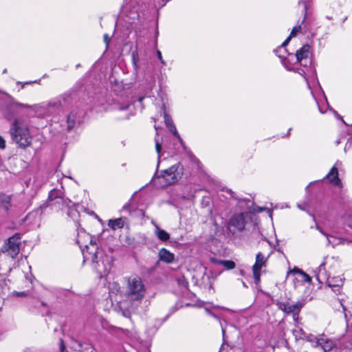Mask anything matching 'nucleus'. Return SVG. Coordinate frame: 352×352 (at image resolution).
<instances>
[{"instance_id":"nucleus-1","label":"nucleus","mask_w":352,"mask_h":352,"mask_svg":"<svg viewBox=\"0 0 352 352\" xmlns=\"http://www.w3.org/2000/svg\"><path fill=\"white\" fill-rule=\"evenodd\" d=\"M126 281L125 296L131 303H140L146 294V287L142 278L133 275L127 278Z\"/></svg>"},{"instance_id":"nucleus-2","label":"nucleus","mask_w":352,"mask_h":352,"mask_svg":"<svg viewBox=\"0 0 352 352\" xmlns=\"http://www.w3.org/2000/svg\"><path fill=\"white\" fill-rule=\"evenodd\" d=\"M10 133L13 141L19 146L25 148L30 145L32 138L28 126L24 121L18 118L15 119L11 124Z\"/></svg>"},{"instance_id":"nucleus-3","label":"nucleus","mask_w":352,"mask_h":352,"mask_svg":"<svg viewBox=\"0 0 352 352\" xmlns=\"http://www.w3.org/2000/svg\"><path fill=\"white\" fill-rule=\"evenodd\" d=\"M183 168L179 163L162 171L161 176L153 178L155 186L165 187L177 182L182 177Z\"/></svg>"},{"instance_id":"nucleus-4","label":"nucleus","mask_w":352,"mask_h":352,"mask_svg":"<svg viewBox=\"0 0 352 352\" xmlns=\"http://www.w3.org/2000/svg\"><path fill=\"white\" fill-rule=\"evenodd\" d=\"M90 256H85V258L91 259L94 264V267L97 271L100 277L107 275L111 270V264L107 256L102 257V252H90Z\"/></svg>"},{"instance_id":"nucleus-5","label":"nucleus","mask_w":352,"mask_h":352,"mask_svg":"<svg viewBox=\"0 0 352 352\" xmlns=\"http://www.w3.org/2000/svg\"><path fill=\"white\" fill-rule=\"evenodd\" d=\"M18 105L23 107L32 108L39 116L47 117L57 113L60 109L61 103L59 100H54L46 104H36L33 107L23 104H18Z\"/></svg>"},{"instance_id":"nucleus-6","label":"nucleus","mask_w":352,"mask_h":352,"mask_svg":"<svg viewBox=\"0 0 352 352\" xmlns=\"http://www.w3.org/2000/svg\"><path fill=\"white\" fill-rule=\"evenodd\" d=\"M20 244L21 234L16 233L4 242L1 247V252L14 258L19 253Z\"/></svg>"},{"instance_id":"nucleus-7","label":"nucleus","mask_w":352,"mask_h":352,"mask_svg":"<svg viewBox=\"0 0 352 352\" xmlns=\"http://www.w3.org/2000/svg\"><path fill=\"white\" fill-rule=\"evenodd\" d=\"M270 255H265L259 252L256 255V261L252 266L253 276L256 283H258L261 278V270L266 266Z\"/></svg>"},{"instance_id":"nucleus-8","label":"nucleus","mask_w":352,"mask_h":352,"mask_svg":"<svg viewBox=\"0 0 352 352\" xmlns=\"http://www.w3.org/2000/svg\"><path fill=\"white\" fill-rule=\"evenodd\" d=\"M276 305L278 309L286 314H293L294 312L297 314V312H300L302 307L304 306V303L301 301H298L294 304H290L289 302H280L278 301L276 302Z\"/></svg>"},{"instance_id":"nucleus-9","label":"nucleus","mask_w":352,"mask_h":352,"mask_svg":"<svg viewBox=\"0 0 352 352\" xmlns=\"http://www.w3.org/2000/svg\"><path fill=\"white\" fill-rule=\"evenodd\" d=\"M245 216L243 213H239L234 215L230 220L229 229L231 232H234L235 230L241 231L245 227Z\"/></svg>"},{"instance_id":"nucleus-10","label":"nucleus","mask_w":352,"mask_h":352,"mask_svg":"<svg viewBox=\"0 0 352 352\" xmlns=\"http://www.w3.org/2000/svg\"><path fill=\"white\" fill-rule=\"evenodd\" d=\"M314 339L316 340V346H320L324 352L331 351L336 346V343L332 340L325 336L314 338Z\"/></svg>"},{"instance_id":"nucleus-11","label":"nucleus","mask_w":352,"mask_h":352,"mask_svg":"<svg viewBox=\"0 0 352 352\" xmlns=\"http://www.w3.org/2000/svg\"><path fill=\"white\" fill-rule=\"evenodd\" d=\"M11 197L10 195L1 193L0 194V215L8 213L12 204Z\"/></svg>"},{"instance_id":"nucleus-12","label":"nucleus","mask_w":352,"mask_h":352,"mask_svg":"<svg viewBox=\"0 0 352 352\" xmlns=\"http://www.w3.org/2000/svg\"><path fill=\"white\" fill-rule=\"evenodd\" d=\"M310 55V46L304 45L300 49L296 52V61L300 63L302 60L309 58Z\"/></svg>"},{"instance_id":"nucleus-13","label":"nucleus","mask_w":352,"mask_h":352,"mask_svg":"<svg viewBox=\"0 0 352 352\" xmlns=\"http://www.w3.org/2000/svg\"><path fill=\"white\" fill-rule=\"evenodd\" d=\"M328 180L336 186H340L341 184L340 179L338 178V171L336 166H333L329 174L326 176Z\"/></svg>"},{"instance_id":"nucleus-14","label":"nucleus","mask_w":352,"mask_h":352,"mask_svg":"<svg viewBox=\"0 0 352 352\" xmlns=\"http://www.w3.org/2000/svg\"><path fill=\"white\" fill-rule=\"evenodd\" d=\"M291 275H298L300 280L301 282L310 283L311 280V277L300 269H294L293 270L289 271L287 274V276H289Z\"/></svg>"},{"instance_id":"nucleus-15","label":"nucleus","mask_w":352,"mask_h":352,"mask_svg":"<svg viewBox=\"0 0 352 352\" xmlns=\"http://www.w3.org/2000/svg\"><path fill=\"white\" fill-rule=\"evenodd\" d=\"M159 256L161 261L168 263L174 260V254L164 248L160 250Z\"/></svg>"},{"instance_id":"nucleus-16","label":"nucleus","mask_w":352,"mask_h":352,"mask_svg":"<svg viewBox=\"0 0 352 352\" xmlns=\"http://www.w3.org/2000/svg\"><path fill=\"white\" fill-rule=\"evenodd\" d=\"M61 192L57 190H52L50 192L49 196H48V200L52 201L56 199H58L57 201L58 203H60L61 201L63 204H65L67 206H68L66 201H65L62 197H61Z\"/></svg>"},{"instance_id":"nucleus-17","label":"nucleus","mask_w":352,"mask_h":352,"mask_svg":"<svg viewBox=\"0 0 352 352\" xmlns=\"http://www.w3.org/2000/svg\"><path fill=\"white\" fill-rule=\"evenodd\" d=\"M124 225V220L122 218L110 219L108 226L113 230L122 228Z\"/></svg>"},{"instance_id":"nucleus-18","label":"nucleus","mask_w":352,"mask_h":352,"mask_svg":"<svg viewBox=\"0 0 352 352\" xmlns=\"http://www.w3.org/2000/svg\"><path fill=\"white\" fill-rule=\"evenodd\" d=\"M155 234L157 238L162 241H166L169 239L170 235L165 230L161 229L157 225H155Z\"/></svg>"},{"instance_id":"nucleus-19","label":"nucleus","mask_w":352,"mask_h":352,"mask_svg":"<svg viewBox=\"0 0 352 352\" xmlns=\"http://www.w3.org/2000/svg\"><path fill=\"white\" fill-rule=\"evenodd\" d=\"M327 285L331 288L338 287V290H339L343 285V280L340 277L331 278L328 279Z\"/></svg>"},{"instance_id":"nucleus-20","label":"nucleus","mask_w":352,"mask_h":352,"mask_svg":"<svg viewBox=\"0 0 352 352\" xmlns=\"http://www.w3.org/2000/svg\"><path fill=\"white\" fill-rule=\"evenodd\" d=\"M302 28L301 25L295 26L292 28V32H290L289 36L287 37V38L282 43V47H286L290 40L295 37L298 33L301 32Z\"/></svg>"},{"instance_id":"nucleus-21","label":"nucleus","mask_w":352,"mask_h":352,"mask_svg":"<svg viewBox=\"0 0 352 352\" xmlns=\"http://www.w3.org/2000/svg\"><path fill=\"white\" fill-rule=\"evenodd\" d=\"M67 129L69 130L72 129L75 126L76 115L74 113H70L67 116Z\"/></svg>"},{"instance_id":"nucleus-22","label":"nucleus","mask_w":352,"mask_h":352,"mask_svg":"<svg viewBox=\"0 0 352 352\" xmlns=\"http://www.w3.org/2000/svg\"><path fill=\"white\" fill-rule=\"evenodd\" d=\"M50 206V204L48 203H45L43 204V205H41L39 208H36L34 212H32V213H30L29 214V217L30 215H33V214H36V215H38L39 217H41L43 213L44 212L46 208H47L48 207Z\"/></svg>"},{"instance_id":"nucleus-23","label":"nucleus","mask_w":352,"mask_h":352,"mask_svg":"<svg viewBox=\"0 0 352 352\" xmlns=\"http://www.w3.org/2000/svg\"><path fill=\"white\" fill-rule=\"evenodd\" d=\"M86 248H87L86 253L83 252L84 256H90V254H89L90 252H99L98 250V248L96 246V243L95 242L94 243V241L92 240H91V242H90V247L86 246Z\"/></svg>"},{"instance_id":"nucleus-24","label":"nucleus","mask_w":352,"mask_h":352,"mask_svg":"<svg viewBox=\"0 0 352 352\" xmlns=\"http://www.w3.org/2000/svg\"><path fill=\"white\" fill-rule=\"evenodd\" d=\"M285 47H282L281 45L276 50L277 56L283 60L285 58V54L287 53V50Z\"/></svg>"},{"instance_id":"nucleus-25","label":"nucleus","mask_w":352,"mask_h":352,"mask_svg":"<svg viewBox=\"0 0 352 352\" xmlns=\"http://www.w3.org/2000/svg\"><path fill=\"white\" fill-rule=\"evenodd\" d=\"M164 122H165L166 125L168 127L173 126V125H174L172 119L170 118V117L166 113H164Z\"/></svg>"},{"instance_id":"nucleus-26","label":"nucleus","mask_w":352,"mask_h":352,"mask_svg":"<svg viewBox=\"0 0 352 352\" xmlns=\"http://www.w3.org/2000/svg\"><path fill=\"white\" fill-rule=\"evenodd\" d=\"M221 263L228 270L234 268L235 263L232 261H223Z\"/></svg>"},{"instance_id":"nucleus-27","label":"nucleus","mask_w":352,"mask_h":352,"mask_svg":"<svg viewBox=\"0 0 352 352\" xmlns=\"http://www.w3.org/2000/svg\"><path fill=\"white\" fill-rule=\"evenodd\" d=\"M293 334L296 339L301 338L302 335V330L299 327H296V329L293 330Z\"/></svg>"},{"instance_id":"nucleus-28","label":"nucleus","mask_w":352,"mask_h":352,"mask_svg":"<svg viewBox=\"0 0 352 352\" xmlns=\"http://www.w3.org/2000/svg\"><path fill=\"white\" fill-rule=\"evenodd\" d=\"M124 302H120V309L122 310V314L123 316L126 317V318H129L130 316V312L129 310H122V308L124 307Z\"/></svg>"},{"instance_id":"nucleus-29","label":"nucleus","mask_w":352,"mask_h":352,"mask_svg":"<svg viewBox=\"0 0 352 352\" xmlns=\"http://www.w3.org/2000/svg\"><path fill=\"white\" fill-rule=\"evenodd\" d=\"M161 149H162L161 144H160V142L157 140H155V150H156V152L158 154V159L160 158V151H161Z\"/></svg>"},{"instance_id":"nucleus-30","label":"nucleus","mask_w":352,"mask_h":352,"mask_svg":"<svg viewBox=\"0 0 352 352\" xmlns=\"http://www.w3.org/2000/svg\"><path fill=\"white\" fill-rule=\"evenodd\" d=\"M316 229H317V230H318L320 233H322V234H324V236H327V240H328V243H329V244L333 243L331 241L330 239H329V236L328 234H327L325 232H324L322 231V230L321 229V228H320L319 226H318L317 224H316Z\"/></svg>"},{"instance_id":"nucleus-31","label":"nucleus","mask_w":352,"mask_h":352,"mask_svg":"<svg viewBox=\"0 0 352 352\" xmlns=\"http://www.w3.org/2000/svg\"><path fill=\"white\" fill-rule=\"evenodd\" d=\"M316 229H317V230H318L320 233H322V234H324V236H327V240H328V243H329V244L333 243L331 241L330 239H329V236L328 234H327L325 232H324L322 231V230L321 229V228H320L319 226H318L317 224H316Z\"/></svg>"},{"instance_id":"nucleus-32","label":"nucleus","mask_w":352,"mask_h":352,"mask_svg":"<svg viewBox=\"0 0 352 352\" xmlns=\"http://www.w3.org/2000/svg\"><path fill=\"white\" fill-rule=\"evenodd\" d=\"M6 148V141L0 135V148L4 149Z\"/></svg>"},{"instance_id":"nucleus-33","label":"nucleus","mask_w":352,"mask_h":352,"mask_svg":"<svg viewBox=\"0 0 352 352\" xmlns=\"http://www.w3.org/2000/svg\"><path fill=\"white\" fill-rule=\"evenodd\" d=\"M338 303L340 305V307H342V311L343 313L344 314V316L346 317V307L344 305L342 301L340 300H338Z\"/></svg>"},{"instance_id":"nucleus-34","label":"nucleus","mask_w":352,"mask_h":352,"mask_svg":"<svg viewBox=\"0 0 352 352\" xmlns=\"http://www.w3.org/2000/svg\"><path fill=\"white\" fill-rule=\"evenodd\" d=\"M169 128H170V130L172 131V133L174 134V135L175 137H177V138H179V135L178 134L175 126L173 125V126H171Z\"/></svg>"},{"instance_id":"nucleus-35","label":"nucleus","mask_w":352,"mask_h":352,"mask_svg":"<svg viewBox=\"0 0 352 352\" xmlns=\"http://www.w3.org/2000/svg\"><path fill=\"white\" fill-rule=\"evenodd\" d=\"M157 57H158L159 60H160V62L162 63V64L165 65V62L162 58V53L160 50H157Z\"/></svg>"},{"instance_id":"nucleus-36","label":"nucleus","mask_w":352,"mask_h":352,"mask_svg":"<svg viewBox=\"0 0 352 352\" xmlns=\"http://www.w3.org/2000/svg\"><path fill=\"white\" fill-rule=\"evenodd\" d=\"M65 344H64V342L62 339L60 340V352H63L64 350H65Z\"/></svg>"},{"instance_id":"nucleus-37","label":"nucleus","mask_w":352,"mask_h":352,"mask_svg":"<svg viewBox=\"0 0 352 352\" xmlns=\"http://www.w3.org/2000/svg\"><path fill=\"white\" fill-rule=\"evenodd\" d=\"M104 43H106V45L107 46L109 45V41H110V38L109 37L107 34H105L104 35Z\"/></svg>"},{"instance_id":"nucleus-38","label":"nucleus","mask_w":352,"mask_h":352,"mask_svg":"<svg viewBox=\"0 0 352 352\" xmlns=\"http://www.w3.org/2000/svg\"><path fill=\"white\" fill-rule=\"evenodd\" d=\"M314 338H316V336H312V335H310L307 337V340L311 342H313L316 344V340L314 339Z\"/></svg>"},{"instance_id":"nucleus-39","label":"nucleus","mask_w":352,"mask_h":352,"mask_svg":"<svg viewBox=\"0 0 352 352\" xmlns=\"http://www.w3.org/2000/svg\"><path fill=\"white\" fill-rule=\"evenodd\" d=\"M112 289H115L117 292H119L120 290V287L118 283H113L112 284Z\"/></svg>"},{"instance_id":"nucleus-40","label":"nucleus","mask_w":352,"mask_h":352,"mask_svg":"<svg viewBox=\"0 0 352 352\" xmlns=\"http://www.w3.org/2000/svg\"><path fill=\"white\" fill-rule=\"evenodd\" d=\"M179 284L182 285L183 287H187L188 283L185 280H178Z\"/></svg>"},{"instance_id":"nucleus-41","label":"nucleus","mask_w":352,"mask_h":352,"mask_svg":"<svg viewBox=\"0 0 352 352\" xmlns=\"http://www.w3.org/2000/svg\"><path fill=\"white\" fill-rule=\"evenodd\" d=\"M299 313H300V312H297V314H296V313H295V312H294V313L292 314L294 320V321H296V322H297V321L298 320V319H299Z\"/></svg>"},{"instance_id":"nucleus-42","label":"nucleus","mask_w":352,"mask_h":352,"mask_svg":"<svg viewBox=\"0 0 352 352\" xmlns=\"http://www.w3.org/2000/svg\"><path fill=\"white\" fill-rule=\"evenodd\" d=\"M302 3L304 6V10L305 12H307V3L306 0H299V4Z\"/></svg>"},{"instance_id":"nucleus-43","label":"nucleus","mask_w":352,"mask_h":352,"mask_svg":"<svg viewBox=\"0 0 352 352\" xmlns=\"http://www.w3.org/2000/svg\"><path fill=\"white\" fill-rule=\"evenodd\" d=\"M296 72H298L300 75L303 76L305 77V78L307 79L306 76H305V71L303 69H296Z\"/></svg>"},{"instance_id":"nucleus-44","label":"nucleus","mask_w":352,"mask_h":352,"mask_svg":"<svg viewBox=\"0 0 352 352\" xmlns=\"http://www.w3.org/2000/svg\"><path fill=\"white\" fill-rule=\"evenodd\" d=\"M350 243L351 242H350V241H347V240H346V239H340V242H339V243H336V245H338V244H339V243H340V244H343V243Z\"/></svg>"},{"instance_id":"nucleus-45","label":"nucleus","mask_w":352,"mask_h":352,"mask_svg":"<svg viewBox=\"0 0 352 352\" xmlns=\"http://www.w3.org/2000/svg\"><path fill=\"white\" fill-rule=\"evenodd\" d=\"M348 333L349 334V336L351 337V339H350V346H351V347H352V330L349 329L348 330Z\"/></svg>"},{"instance_id":"nucleus-46","label":"nucleus","mask_w":352,"mask_h":352,"mask_svg":"<svg viewBox=\"0 0 352 352\" xmlns=\"http://www.w3.org/2000/svg\"><path fill=\"white\" fill-rule=\"evenodd\" d=\"M178 140H179V142H180L181 145H182V147L184 148V149L186 150V147L185 146L184 143V142H183L182 139L179 137V138H178Z\"/></svg>"},{"instance_id":"nucleus-47","label":"nucleus","mask_w":352,"mask_h":352,"mask_svg":"<svg viewBox=\"0 0 352 352\" xmlns=\"http://www.w3.org/2000/svg\"><path fill=\"white\" fill-rule=\"evenodd\" d=\"M25 295H26V294L25 292H17L16 293V296H24Z\"/></svg>"},{"instance_id":"nucleus-48","label":"nucleus","mask_w":352,"mask_h":352,"mask_svg":"<svg viewBox=\"0 0 352 352\" xmlns=\"http://www.w3.org/2000/svg\"><path fill=\"white\" fill-rule=\"evenodd\" d=\"M331 289H332V290H333L336 294L340 293V289L339 290H338V287H333V288H331Z\"/></svg>"},{"instance_id":"nucleus-49","label":"nucleus","mask_w":352,"mask_h":352,"mask_svg":"<svg viewBox=\"0 0 352 352\" xmlns=\"http://www.w3.org/2000/svg\"><path fill=\"white\" fill-rule=\"evenodd\" d=\"M129 107V105L123 106L120 107V110H125Z\"/></svg>"},{"instance_id":"nucleus-50","label":"nucleus","mask_w":352,"mask_h":352,"mask_svg":"<svg viewBox=\"0 0 352 352\" xmlns=\"http://www.w3.org/2000/svg\"><path fill=\"white\" fill-rule=\"evenodd\" d=\"M3 292V286H2V283H0V295L2 294Z\"/></svg>"},{"instance_id":"nucleus-51","label":"nucleus","mask_w":352,"mask_h":352,"mask_svg":"<svg viewBox=\"0 0 352 352\" xmlns=\"http://www.w3.org/2000/svg\"><path fill=\"white\" fill-rule=\"evenodd\" d=\"M324 265V263H322V264L320 265V267H319L320 270H321L322 267Z\"/></svg>"},{"instance_id":"nucleus-52","label":"nucleus","mask_w":352,"mask_h":352,"mask_svg":"<svg viewBox=\"0 0 352 352\" xmlns=\"http://www.w3.org/2000/svg\"><path fill=\"white\" fill-rule=\"evenodd\" d=\"M142 100H143V98H142V97H141V98H139V101H140V102H142Z\"/></svg>"},{"instance_id":"nucleus-53","label":"nucleus","mask_w":352,"mask_h":352,"mask_svg":"<svg viewBox=\"0 0 352 352\" xmlns=\"http://www.w3.org/2000/svg\"><path fill=\"white\" fill-rule=\"evenodd\" d=\"M305 18H306V16H305V17H304L303 20L302 21V23H304V21H305Z\"/></svg>"},{"instance_id":"nucleus-54","label":"nucleus","mask_w":352,"mask_h":352,"mask_svg":"<svg viewBox=\"0 0 352 352\" xmlns=\"http://www.w3.org/2000/svg\"><path fill=\"white\" fill-rule=\"evenodd\" d=\"M188 153L191 156L192 155V153L190 151H188Z\"/></svg>"},{"instance_id":"nucleus-55","label":"nucleus","mask_w":352,"mask_h":352,"mask_svg":"<svg viewBox=\"0 0 352 352\" xmlns=\"http://www.w3.org/2000/svg\"><path fill=\"white\" fill-rule=\"evenodd\" d=\"M6 72H7V69H5L3 70V73H6Z\"/></svg>"},{"instance_id":"nucleus-56","label":"nucleus","mask_w":352,"mask_h":352,"mask_svg":"<svg viewBox=\"0 0 352 352\" xmlns=\"http://www.w3.org/2000/svg\"><path fill=\"white\" fill-rule=\"evenodd\" d=\"M129 308L133 309V304L131 305V307Z\"/></svg>"},{"instance_id":"nucleus-57","label":"nucleus","mask_w":352,"mask_h":352,"mask_svg":"<svg viewBox=\"0 0 352 352\" xmlns=\"http://www.w3.org/2000/svg\"><path fill=\"white\" fill-rule=\"evenodd\" d=\"M229 192H230V194H232V190H229Z\"/></svg>"}]
</instances>
